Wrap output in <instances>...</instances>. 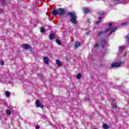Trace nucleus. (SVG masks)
<instances>
[{"label": "nucleus", "mask_w": 129, "mask_h": 129, "mask_svg": "<svg viewBox=\"0 0 129 129\" xmlns=\"http://www.w3.org/2000/svg\"><path fill=\"white\" fill-rule=\"evenodd\" d=\"M109 28L107 29L104 32L102 31L99 32L98 35L100 36V35H102V34H105L106 36H109L111 34H112L113 32L116 31V29H117L116 27L113 28L112 23H109Z\"/></svg>", "instance_id": "1"}, {"label": "nucleus", "mask_w": 129, "mask_h": 129, "mask_svg": "<svg viewBox=\"0 0 129 129\" xmlns=\"http://www.w3.org/2000/svg\"><path fill=\"white\" fill-rule=\"evenodd\" d=\"M68 16L72 17L71 21L73 24H76L77 23V21H76L77 17H76V14H75V13L69 12L68 13Z\"/></svg>", "instance_id": "2"}, {"label": "nucleus", "mask_w": 129, "mask_h": 129, "mask_svg": "<svg viewBox=\"0 0 129 129\" xmlns=\"http://www.w3.org/2000/svg\"><path fill=\"white\" fill-rule=\"evenodd\" d=\"M36 105L38 107H41V108H43L44 107V105H43V103H40L39 101V100H37L36 101Z\"/></svg>", "instance_id": "3"}, {"label": "nucleus", "mask_w": 129, "mask_h": 129, "mask_svg": "<svg viewBox=\"0 0 129 129\" xmlns=\"http://www.w3.org/2000/svg\"><path fill=\"white\" fill-rule=\"evenodd\" d=\"M58 16H63L65 14V10L64 9H58Z\"/></svg>", "instance_id": "4"}, {"label": "nucleus", "mask_w": 129, "mask_h": 129, "mask_svg": "<svg viewBox=\"0 0 129 129\" xmlns=\"http://www.w3.org/2000/svg\"><path fill=\"white\" fill-rule=\"evenodd\" d=\"M120 65H121L120 62H116V63H112L111 68H113V67H119Z\"/></svg>", "instance_id": "5"}, {"label": "nucleus", "mask_w": 129, "mask_h": 129, "mask_svg": "<svg viewBox=\"0 0 129 129\" xmlns=\"http://www.w3.org/2000/svg\"><path fill=\"white\" fill-rule=\"evenodd\" d=\"M22 48H23V49H25L26 50H28V49H30V48H31V46L27 44H24L22 45Z\"/></svg>", "instance_id": "6"}, {"label": "nucleus", "mask_w": 129, "mask_h": 129, "mask_svg": "<svg viewBox=\"0 0 129 129\" xmlns=\"http://www.w3.org/2000/svg\"><path fill=\"white\" fill-rule=\"evenodd\" d=\"M44 62L45 64H48L49 62V59H48V57H44Z\"/></svg>", "instance_id": "7"}, {"label": "nucleus", "mask_w": 129, "mask_h": 129, "mask_svg": "<svg viewBox=\"0 0 129 129\" xmlns=\"http://www.w3.org/2000/svg\"><path fill=\"white\" fill-rule=\"evenodd\" d=\"M84 11L86 14H87V13H89V12H90V10L86 8H84Z\"/></svg>", "instance_id": "8"}, {"label": "nucleus", "mask_w": 129, "mask_h": 129, "mask_svg": "<svg viewBox=\"0 0 129 129\" xmlns=\"http://www.w3.org/2000/svg\"><path fill=\"white\" fill-rule=\"evenodd\" d=\"M52 14L53 16H56V15H58V10H53L52 11Z\"/></svg>", "instance_id": "9"}, {"label": "nucleus", "mask_w": 129, "mask_h": 129, "mask_svg": "<svg viewBox=\"0 0 129 129\" xmlns=\"http://www.w3.org/2000/svg\"><path fill=\"white\" fill-rule=\"evenodd\" d=\"M54 38H55V36L54 35V34H50L49 35V39H50V40H53Z\"/></svg>", "instance_id": "10"}, {"label": "nucleus", "mask_w": 129, "mask_h": 129, "mask_svg": "<svg viewBox=\"0 0 129 129\" xmlns=\"http://www.w3.org/2000/svg\"><path fill=\"white\" fill-rule=\"evenodd\" d=\"M56 64L58 66H62V63L59 60H56Z\"/></svg>", "instance_id": "11"}, {"label": "nucleus", "mask_w": 129, "mask_h": 129, "mask_svg": "<svg viewBox=\"0 0 129 129\" xmlns=\"http://www.w3.org/2000/svg\"><path fill=\"white\" fill-rule=\"evenodd\" d=\"M79 46H80V43H79V42H76L75 45V48H78V47H79Z\"/></svg>", "instance_id": "12"}, {"label": "nucleus", "mask_w": 129, "mask_h": 129, "mask_svg": "<svg viewBox=\"0 0 129 129\" xmlns=\"http://www.w3.org/2000/svg\"><path fill=\"white\" fill-rule=\"evenodd\" d=\"M6 95L7 97H10V95H11V93H10V92L9 91H7L6 92Z\"/></svg>", "instance_id": "13"}, {"label": "nucleus", "mask_w": 129, "mask_h": 129, "mask_svg": "<svg viewBox=\"0 0 129 129\" xmlns=\"http://www.w3.org/2000/svg\"><path fill=\"white\" fill-rule=\"evenodd\" d=\"M6 112L8 115H11L12 112H11V110L9 109L6 110Z\"/></svg>", "instance_id": "14"}, {"label": "nucleus", "mask_w": 129, "mask_h": 129, "mask_svg": "<svg viewBox=\"0 0 129 129\" xmlns=\"http://www.w3.org/2000/svg\"><path fill=\"white\" fill-rule=\"evenodd\" d=\"M103 128L104 129H108V126L107 125V124H103Z\"/></svg>", "instance_id": "15"}, {"label": "nucleus", "mask_w": 129, "mask_h": 129, "mask_svg": "<svg viewBox=\"0 0 129 129\" xmlns=\"http://www.w3.org/2000/svg\"><path fill=\"white\" fill-rule=\"evenodd\" d=\"M77 78H78V79H80V78H81V74H78L77 76Z\"/></svg>", "instance_id": "16"}, {"label": "nucleus", "mask_w": 129, "mask_h": 129, "mask_svg": "<svg viewBox=\"0 0 129 129\" xmlns=\"http://www.w3.org/2000/svg\"><path fill=\"white\" fill-rule=\"evenodd\" d=\"M123 49H124V46H120V47H119V50H120V51L123 50Z\"/></svg>", "instance_id": "17"}, {"label": "nucleus", "mask_w": 129, "mask_h": 129, "mask_svg": "<svg viewBox=\"0 0 129 129\" xmlns=\"http://www.w3.org/2000/svg\"><path fill=\"white\" fill-rule=\"evenodd\" d=\"M41 33H45V29L44 28H41Z\"/></svg>", "instance_id": "18"}, {"label": "nucleus", "mask_w": 129, "mask_h": 129, "mask_svg": "<svg viewBox=\"0 0 129 129\" xmlns=\"http://www.w3.org/2000/svg\"><path fill=\"white\" fill-rule=\"evenodd\" d=\"M56 42L58 45H61V41H60V40H57Z\"/></svg>", "instance_id": "19"}, {"label": "nucleus", "mask_w": 129, "mask_h": 129, "mask_svg": "<svg viewBox=\"0 0 129 129\" xmlns=\"http://www.w3.org/2000/svg\"><path fill=\"white\" fill-rule=\"evenodd\" d=\"M98 47V44L97 43H96L95 45V48H97Z\"/></svg>", "instance_id": "20"}, {"label": "nucleus", "mask_w": 129, "mask_h": 129, "mask_svg": "<svg viewBox=\"0 0 129 129\" xmlns=\"http://www.w3.org/2000/svg\"><path fill=\"white\" fill-rule=\"evenodd\" d=\"M126 25V22H124L122 24V26H125Z\"/></svg>", "instance_id": "21"}, {"label": "nucleus", "mask_w": 129, "mask_h": 129, "mask_svg": "<svg viewBox=\"0 0 129 129\" xmlns=\"http://www.w3.org/2000/svg\"><path fill=\"white\" fill-rule=\"evenodd\" d=\"M1 64L2 65H4V64H5V62H4L3 61H1Z\"/></svg>", "instance_id": "22"}, {"label": "nucleus", "mask_w": 129, "mask_h": 129, "mask_svg": "<svg viewBox=\"0 0 129 129\" xmlns=\"http://www.w3.org/2000/svg\"><path fill=\"white\" fill-rule=\"evenodd\" d=\"M40 128V126L39 125H37L36 126V129H39Z\"/></svg>", "instance_id": "23"}, {"label": "nucleus", "mask_w": 129, "mask_h": 129, "mask_svg": "<svg viewBox=\"0 0 129 129\" xmlns=\"http://www.w3.org/2000/svg\"><path fill=\"white\" fill-rule=\"evenodd\" d=\"M102 43H104V44H105V43H106V41H105V40H103L102 41Z\"/></svg>", "instance_id": "24"}, {"label": "nucleus", "mask_w": 129, "mask_h": 129, "mask_svg": "<svg viewBox=\"0 0 129 129\" xmlns=\"http://www.w3.org/2000/svg\"><path fill=\"white\" fill-rule=\"evenodd\" d=\"M100 23V21H97L96 24V25H98V24H99Z\"/></svg>", "instance_id": "25"}, {"label": "nucleus", "mask_w": 129, "mask_h": 129, "mask_svg": "<svg viewBox=\"0 0 129 129\" xmlns=\"http://www.w3.org/2000/svg\"><path fill=\"white\" fill-rule=\"evenodd\" d=\"M2 12H3V9H0V13H2Z\"/></svg>", "instance_id": "26"}, {"label": "nucleus", "mask_w": 129, "mask_h": 129, "mask_svg": "<svg viewBox=\"0 0 129 129\" xmlns=\"http://www.w3.org/2000/svg\"><path fill=\"white\" fill-rule=\"evenodd\" d=\"M126 39H129V35H127Z\"/></svg>", "instance_id": "27"}, {"label": "nucleus", "mask_w": 129, "mask_h": 129, "mask_svg": "<svg viewBox=\"0 0 129 129\" xmlns=\"http://www.w3.org/2000/svg\"><path fill=\"white\" fill-rule=\"evenodd\" d=\"M2 4H4V3H5V1L3 0L2 1Z\"/></svg>", "instance_id": "28"}, {"label": "nucleus", "mask_w": 129, "mask_h": 129, "mask_svg": "<svg viewBox=\"0 0 129 129\" xmlns=\"http://www.w3.org/2000/svg\"><path fill=\"white\" fill-rule=\"evenodd\" d=\"M99 20H101V17H99Z\"/></svg>", "instance_id": "29"}, {"label": "nucleus", "mask_w": 129, "mask_h": 129, "mask_svg": "<svg viewBox=\"0 0 129 129\" xmlns=\"http://www.w3.org/2000/svg\"><path fill=\"white\" fill-rule=\"evenodd\" d=\"M115 106H116V105H115V104L114 106L113 105V107H115Z\"/></svg>", "instance_id": "30"}]
</instances>
